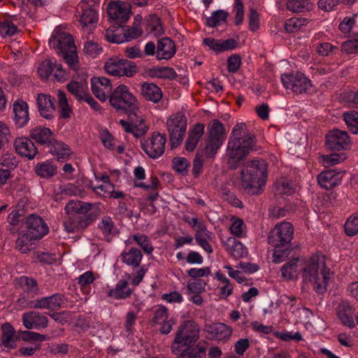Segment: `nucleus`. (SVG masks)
<instances>
[{
	"label": "nucleus",
	"instance_id": "10",
	"mask_svg": "<svg viewBox=\"0 0 358 358\" xmlns=\"http://www.w3.org/2000/svg\"><path fill=\"white\" fill-rule=\"evenodd\" d=\"M109 101L117 110H124L128 114L137 110L136 99L129 91H110Z\"/></svg>",
	"mask_w": 358,
	"mask_h": 358
},
{
	"label": "nucleus",
	"instance_id": "12",
	"mask_svg": "<svg viewBox=\"0 0 358 358\" xmlns=\"http://www.w3.org/2000/svg\"><path fill=\"white\" fill-rule=\"evenodd\" d=\"M105 71L115 76H131L136 71V66L131 62L119 58H110L104 65Z\"/></svg>",
	"mask_w": 358,
	"mask_h": 358
},
{
	"label": "nucleus",
	"instance_id": "7",
	"mask_svg": "<svg viewBox=\"0 0 358 358\" xmlns=\"http://www.w3.org/2000/svg\"><path fill=\"white\" fill-rule=\"evenodd\" d=\"M99 0H82L77 8L78 22L83 29L94 27L98 21Z\"/></svg>",
	"mask_w": 358,
	"mask_h": 358
},
{
	"label": "nucleus",
	"instance_id": "17",
	"mask_svg": "<svg viewBox=\"0 0 358 358\" xmlns=\"http://www.w3.org/2000/svg\"><path fill=\"white\" fill-rule=\"evenodd\" d=\"M25 225V231L28 233L32 238L36 240L43 238L49 231V228L44 220L41 217L34 214L27 217Z\"/></svg>",
	"mask_w": 358,
	"mask_h": 358
},
{
	"label": "nucleus",
	"instance_id": "9",
	"mask_svg": "<svg viewBox=\"0 0 358 358\" xmlns=\"http://www.w3.org/2000/svg\"><path fill=\"white\" fill-rule=\"evenodd\" d=\"M208 141L205 148L207 157L214 156L223 143L224 127L217 120L210 122L208 127Z\"/></svg>",
	"mask_w": 358,
	"mask_h": 358
},
{
	"label": "nucleus",
	"instance_id": "19",
	"mask_svg": "<svg viewBox=\"0 0 358 358\" xmlns=\"http://www.w3.org/2000/svg\"><path fill=\"white\" fill-rule=\"evenodd\" d=\"M22 320L24 327L27 329H44L48 324V319L45 315L34 310L23 313Z\"/></svg>",
	"mask_w": 358,
	"mask_h": 358
},
{
	"label": "nucleus",
	"instance_id": "60",
	"mask_svg": "<svg viewBox=\"0 0 358 358\" xmlns=\"http://www.w3.org/2000/svg\"><path fill=\"white\" fill-rule=\"evenodd\" d=\"M357 17V14H354L352 16L345 17L339 24V29L344 34L349 33L355 24V18Z\"/></svg>",
	"mask_w": 358,
	"mask_h": 358
},
{
	"label": "nucleus",
	"instance_id": "53",
	"mask_svg": "<svg viewBox=\"0 0 358 358\" xmlns=\"http://www.w3.org/2000/svg\"><path fill=\"white\" fill-rule=\"evenodd\" d=\"M92 90L111 89L110 80L104 76H94L91 78Z\"/></svg>",
	"mask_w": 358,
	"mask_h": 358
},
{
	"label": "nucleus",
	"instance_id": "41",
	"mask_svg": "<svg viewBox=\"0 0 358 358\" xmlns=\"http://www.w3.org/2000/svg\"><path fill=\"white\" fill-rule=\"evenodd\" d=\"M58 108L61 118L69 119L71 117L73 113V110L69 103L66 95L62 91H59L58 93Z\"/></svg>",
	"mask_w": 358,
	"mask_h": 358
},
{
	"label": "nucleus",
	"instance_id": "5",
	"mask_svg": "<svg viewBox=\"0 0 358 358\" xmlns=\"http://www.w3.org/2000/svg\"><path fill=\"white\" fill-rule=\"evenodd\" d=\"M268 164L263 159L247 162L241 171V181L245 189L262 188L267 179Z\"/></svg>",
	"mask_w": 358,
	"mask_h": 358
},
{
	"label": "nucleus",
	"instance_id": "52",
	"mask_svg": "<svg viewBox=\"0 0 358 358\" xmlns=\"http://www.w3.org/2000/svg\"><path fill=\"white\" fill-rule=\"evenodd\" d=\"M73 95L79 101L87 103L94 110L99 109V104L94 100L87 91H71Z\"/></svg>",
	"mask_w": 358,
	"mask_h": 358
},
{
	"label": "nucleus",
	"instance_id": "46",
	"mask_svg": "<svg viewBox=\"0 0 358 358\" xmlns=\"http://www.w3.org/2000/svg\"><path fill=\"white\" fill-rule=\"evenodd\" d=\"M345 159V156L343 153L342 154H331L324 155L320 157V162L324 166L329 167L338 164L343 162Z\"/></svg>",
	"mask_w": 358,
	"mask_h": 358
},
{
	"label": "nucleus",
	"instance_id": "58",
	"mask_svg": "<svg viewBox=\"0 0 358 358\" xmlns=\"http://www.w3.org/2000/svg\"><path fill=\"white\" fill-rule=\"evenodd\" d=\"M206 282L202 279H195L187 282L188 294H199L205 289Z\"/></svg>",
	"mask_w": 358,
	"mask_h": 358
},
{
	"label": "nucleus",
	"instance_id": "25",
	"mask_svg": "<svg viewBox=\"0 0 358 358\" xmlns=\"http://www.w3.org/2000/svg\"><path fill=\"white\" fill-rule=\"evenodd\" d=\"M134 289L129 287V282L121 279L115 285V287L108 290L107 294L109 297L116 300H123L131 296Z\"/></svg>",
	"mask_w": 358,
	"mask_h": 358
},
{
	"label": "nucleus",
	"instance_id": "18",
	"mask_svg": "<svg viewBox=\"0 0 358 358\" xmlns=\"http://www.w3.org/2000/svg\"><path fill=\"white\" fill-rule=\"evenodd\" d=\"M64 302V297L62 294H54L36 299L31 302L33 305L31 307L36 309L57 310L62 307Z\"/></svg>",
	"mask_w": 358,
	"mask_h": 358
},
{
	"label": "nucleus",
	"instance_id": "59",
	"mask_svg": "<svg viewBox=\"0 0 358 358\" xmlns=\"http://www.w3.org/2000/svg\"><path fill=\"white\" fill-rule=\"evenodd\" d=\"M154 313L153 321L155 323H163L168 319V310L164 306H157L154 310Z\"/></svg>",
	"mask_w": 358,
	"mask_h": 358
},
{
	"label": "nucleus",
	"instance_id": "47",
	"mask_svg": "<svg viewBox=\"0 0 358 358\" xmlns=\"http://www.w3.org/2000/svg\"><path fill=\"white\" fill-rule=\"evenodd\" d=\"M146 31L155 36L163 34V27L157 17L152 16L147 20Z\"/></svg>",
	"mask_w": 358,
	"mask_h": 358
},
{
	"label": "nucleus",
	"instance_id": "35",
	"mask_svg": "<svg viewBox=\"0 0 358 358\" xmlns=\"http://www.w3.org/2000/svg\"><path fill=\"white\" fill-rule=\"evenodd\" d=\"M92 209V204L78 200L69 201L65 206V212L68 215L85 213Z\"/></svg>",
	"mask_w": 358,
	"mask_h": 358
},
{
	"label": "nucleus",
	"instance_id": "26",
	"mask_svg": "<svg viewBox=\"0 0 358 358\" xmlns=\"http://www.w3.org/2000/svg\"><path fill=\"white\" fill-rule=\"evenodd\" d=\"M30 137L41 145H47L49 146L54 139V133L48 128L41 126H37L32 128L29 131Z\"/></svg>",
	"mask_w": 358,
	"mask_h": 358
},
{
	"label": "nucleus",
	"instance_id": "15",
	"mask_svg": "<svg viewBox=\"0 0 358 358\" xmlns=\"http://www.w3.org/2000/svg\"><path fill=\"white\" fill-rule=\"evenodd\" d=\"M108 15L110 20L121 25L130 17L131 8L127 2L115 1L108 5Z\"/></svg>",
	"mask_w": 358,
	"mask_h": 358
},
{
	"label": "nucleus",
	"instance_id": "8",
	"mask_svg": "<svg viewBox=\"0 0 358 358\" xmlns=\"http://www.w3.org/2000/svg\"><path fill=\"white\" fill-rule=\"evenodd\" d=\"M172 149L177 148L182 141L187 128V119L179 113L171 115L166 122Z\"/></svg>",
	"mask_w": 358,
	"mask_h": 358
},
{
	"label": "nucleus",
	"instance_id": "23",
	"mask_svg": "<svg viewBox=\"0 0 358 358\" xmlns=\"http://www.w3.org/2000/svg\"><path fill=\"white\" fill-rule=\"evenodd\" d=\"M14 145L16 152L21 156L32 159L38 153L34 143L27 137H20L15 140Z\"/></svg>",
	"mask_w": 358,
	"mask_h": 358
},
{
	"label": "nucleus",
	"instance_id": "55",
	"mask_svg": "<svg viewBox=\"0 0 358 358\" xmlns=\"http://www.w3.org/2000/svg\"><path fill=\"white\" fill-rule=\"evenodd\" d=\"M306 21V20L303 18H289L285 23V29L288 33L296 32L304 25Z\"/></svg>",
	"mask_w": 358,
	"mask_h": 358
},
{
	"label": "nucleus",
	"instance_id": "38",
	"mask_svg": "<svg viewBox=\"0 0 358 358\" xmlns=\"http://www.w3.org/2000/svg\"><path fill=\"white\" fill-rule=\"evenodd\" d=\"M132 241L135 242L138 245H139L147 254H151L154 250V248L151 243V241L148 237L144 234H136L130 236L128 242L132 243Z\"/></svg>",
	"mask_w": 358,
	"mask_h": 358
},
{
	"label": "nucleus",
	"instance_id": "36",
	"mask_svg": "<svg viewBox=\"0 0 358 358\" xmlns=\"http://www.w3.org/2000/svg\"><path fill=\"white\" fill-rule=\"evenodd\" d=\"M227 250L235 259L242 258L248 255V250L240 241L235 238H229L226 243Z\"/></svg>",
	"mask_w": 358,
	"mask_h": 358
},
{
	"label": "nucleus",
	"instance_id": "20",
	"mask_svg": "<svg viewBox=\"0 0 358 358\" xmlns=\"http://www.w3.org/2000/svg\"><path fill=\"white\" fill-rule=\"evenodd\" d=\"M343 172L327 170L321 172L317 178L319 185L325 189H331L341 183Z\"/></svg>",
	"mask_w": 358,
	"mask_h": 358
},
{
	"label": "nucleus",
	"instance_id": "42",
	"mask_svg": "<svg viewBox=\"0 0 358 358\" xmlns=\"http://www.w3.org/2000/svg\"><path fill=\"white\" fill-rule=\"evenodd\" d=\"M207 338L210 339L222 340L224 338V324L222 323L207 324L204 328Z\"/></svg>",
	"mask_w": 358,
	"mask_h": 358
},
{
	"label": "nucleus",
	"instance_id": "22",
	"mask_svg": "<svg viewBox=\"0 0 358 358\" xmlns=\"http://www.w3.org/2000/svg\"><path fill=\"white\" fill-rule=\"evenodd\" d=\"M13 107L15 126L19 128L24 127L29 120L28 104L21 99H17L14 102Z\"/></svg>",
	"mask_w": 358,
	"mask_h": 358
},
{
	"label": "nucleus",
	"instance_id": "56",
	"mask_svg": "<svg viewBox=\"0 0 358 358\" xmlns=\"http://www.w3.org/2000/svg\"><path fill=\"white\" fill-rule=\"evenodd\" d=\"M233 10L235 13L234 23L236 25L238 26L243 23L245 16L244 6L242 0H234Z\"/></svg>",
	"mask_w": 358,
	"mask_h": 358
},
{
	"label": "nucleus",
	"instance_id": "51",
	"mask_svg": "<svg viewBox=\"0 0 358 358\" xmlns=\"http://www.w3.org/2000/svg\"><path fill=\"white\" fill-rule=\"evenodd\" d=\"M18 31L17 26L8 20L0 22V36L3 38L10 37Z\"/></svg>",
	"mask_w": 358,
	"mask_h": 358
},
{
	"label": "nucleus",
	"instance_id": "24",
	"mask_svg": "<svg viewBox=\"0 0 358 358\" xmlns=\"http://www.w3.org/2000/svg\"><path fill=\"white\" fill-rule=\"evenodd\" d=\"M176 45L174 42L169 38H163L158 41L156 57L157 59H170L176 54Z\"/></svg>",
	"mask_w": 358,
	"mask_h": 358
},
{
	"label": "nucleus",
	"instance_id": "31",
	"mask_svg": "<svg viewBox=\"0 0 358 358\" xmlns=\"http://www.w3.org/2000/svg\"><path fill=\"white\" fill-rule=\"evenodd\" d=\"M98 228L102 233L103 238L108 241L117 232L115 223L109 216H105L101 219Z\"/></svg>",
	"mask_w": 358,
	"mask_h": 358
},
{
	"label": "nucleus",
	"instance_id": "21",
	"mask_svg": "<svg viewBox=\"0 0 358 358\" xmlns=\"http://www.w3.org/2000/svg\"><path fill=\"white\" fill-rule=\"evenodd\" d=\"M37 106L40 115L48 120L54 117L55 111V101L50 95L40 93L37 96Z\"/></svg>",
	"mask_w": 358,
	"mask_h": 358
},
{
	"label": "nucleus",
	"instance_id": "40",
	"mask_svg": "<svg viewBox=\"0 0 358 358\" xmlns=\"http://www.w3.org/2000/svg\"><path fill=\"white\" fill-rule=\"evenodd\" d=\"M129 120L134 122V128L136 129L135 136L139 137L143 135L148 129L145 124L144 119L138 115L136 110L128 114Z\"/></svg>",
	"mask_w": 358,
	"mask_h": 358
},
{
	"label": "nucleus",
	"instance_id": "32",
	"mask_svg": "<svg viewBox=\"0 0 358 358\" xmlns=\"http://www.w3.org/2000/svg\"><path fill=\"white\" fill-rule=\"evenodd\" d=\"M1 329L3 331L1 344L9 349L16 348V337L13 327L9 323H4L2 324Z\"/></svg>",
	"mask_w": 358,
	"mask_h": 358
},
{
	"label": "nucleus",
	"instance_id": "2",
	"mask_svg": "<svg viewBox=\"0 0 358 358\" xmlns=\"http://www.w3.org/2000/svg\"><path fill=\"white\" fill-rule=\"evenodd\" d=\"M331 275L330 269L327 266L326 257L320 253L313 255L302 270L303 282L311 285L317 294L327 291Z\"/></svg>",
	"mask_w": 358,
	"mask_h": 358
},
{
	"label": "nucleus",
	"instance_id": "30",
	"mask_svg": "<svg viewBox=\"0 0 358 358\" xmlns=\"http://www.w3.org/2000/svg\"><path fill=\"white\" fill-rule=\"evenodd\" d=\"M16 282L19 286L31 297L39 294V287L35 279L23 275L17 278Z\"/></svg>",
	"mask_w": 358,
	"mask_h": 358
},
{
	"label": "nucleus",
	"instance_id": "16",
	"mask_svg": "<svg viewBox=\"0 0 358 358\" xmlns=\"http://www.w3.org/2000/svg\"><path fill=\"white\" fill-rule=\"evenodd\" d=\"M350 144L348 133L340 129H334L326 136V145L331 150H347Z\"/></svg>",
	"mask_w": 358,
	"mask_h": 358
},
{
	"label": "nucleus",
	"instance_id": "27",
	"mask_svg": "<svg viewBox=\"0 0 358 358\" xmlns=\"http://www.w3.org/2000/svg\"><path fill=\"white\" fill-rule=\"evenodd\" d=\"M205 126L203 124L197 123L189 131L187 138L185 141V149L188 152H192L204 134Z\"/></svg>",
	"mask_w": 358,
	"mask_h": 358
},
{
	"label": "nucleus",
	"instance_id": "63",
	"mask_svg": "<svg viewBox=\"0 0 358 358\" xmlns=\"http://www.w3.org/2000/svg\"><path fill=\"white\" fill-rule=\"evenodd\" d=\"M340 99L343 102L358 105V91H344L340 94Z\"/></svg>",
	"mask_w": 358,
	"mask_h": 358
},
{
	"label": "nucleus",
	"instance_id": "49",
	"mask_svg": "<svg viewBox=\"0 0 358 358\" xmlns=\"http://www.w3.org/2000/svg\"><path fill=\"white\" fill-rule=\"evenodd\" d=\"M26 231L22 234L16 240V248L23 254L30 250L31 241H35Z\"/></svg>",
	"mask_w": 358,
	"mask_h": 358
},
{
	"label": "nucleus",
	"instance_id": "44",
	"mask_svg": "<svg viewBox=\"0 0 358 358\" xmlns=\"http://www.w3.org/2000/svg\"><path fill=\"white\" fill-rule=\"evenodd\" d=\"M275 196L278 198L290 196L294 192V189L292 185L285 180H280L275 185Z\"/></svg>",
	"mask_w": 358,
	"mask_h": 358
},
{
	"label": "nucleus",
	"instance_id": "13",
	"mask_svg": "<svg viewBox=\"0 0 358 358\" xmlns=\"http://www.w3.org/2000/svg\"><path fill=\"white\" fill-rule=\"evenodd\" d=\"M37 72L43 79H46L50 75H52L55 79L59 82L64 81L67 77V73L62 66L52 59H45L39 64L37 67Z\"/></svg>",
	"mask_w": 358,
	"mask_h": 358
},
{
	"label": "nucleus",
	"instance_id": "34",
	"mask_svg": "<svg viewBox=\"0 0 358 358\" xmlns=\"http://www.w3.org/2000/svg\"><path fill=\"white\" fill-rule=\"evenodd\" d=\"M122 261L128 266L138 267L142 260L141 252L136 248H131L128 251L121 254Z\"/></svg>",
	"mask_w": 358,
	"mask_h": 358
},
{
	"label": "nucleus",
	"instance_id": "50",
	"mask_svg": "<svg viewBox=\"0 0 358 358\" xmlns=\"http://www.w3.org/2000/svg\"><path fill=\"white\" fill-rule=\"evenodd\" d=\"M345 234L353 236L358 234V212L352 214L345 224Z\"/></svg>",
	"mask_w": 358,
	"mask_h": 358
},
{
	"label": "nucleus",
	"instance_id": "29",
	"mask_svg": "<svg viewBox=\"0 0 358 358\" xmlns=\"http://www.w3.org/2000/svg\"><path fill=\"white\" fill-rule=\"evenodd\" d=\"M49 147L50 152L56 156L58 160H66L72 154L70 148L59 141L53 139Z\"/></svg>",
	"mask_w": 358,
	"mask_h": 358
},
{
	"label": "nucleus",
	"instance_id": "4",
	"mask_svg": "<svg viewBox=\"0 0 358 358\" xmlns=\"http://www.w3.org/2000/svg\"><path fill=\"white\" fill-rule=\"evenodd\" d=\"M293 236L294 228L291 223L287 222L277 224L271 231L268 241L275 248L273 254V262L280 263L287 257L286 251H282L281 248H285L289 245L293 239Z\"/></svg>",
	"mask_w": 358,
	"mask_h": 358
},
{
	"label": "nucleus",
	"instance_id": "11",
	"mask_svg": "<svg viewBox=\"0 0 358 358\" xmlns=\"http://www.w3.org/2000/svg\"><path fill=\"white\" fill-rule=\"evenodd\" d=\"M166 142V138L164 134L154 132L141 143V147L150 157L156 159L164 154Z\"/></svg>",
	"mask_w": 358,
	"mask_h": 358
},
{
	"label": "nucleus",
	"instance_id": "6",
	"mask_svg": "<svg viewBox=\"0 0 358 358\" xmlns=\"http://www.w3.org/2000/svg\"><path fill=\"white\" fill-rule=\"evenodd\" d=\"M200 327L193 320L185 321L178 329L171 350L174 354L179 352L178 347L190 346L199 338Z\"/></svg>",
	"mask_w": 358,
	"mask_h": 358
},
{
	"label": "nucleus",
	"instance_id": "54",
	"mask_svg": "<svg viewBox=\"0 0 358 358\" xmlns=\"http://www.w3.org/2000/svg\"><path fill=\"white\" fill-rule=\"evenodd\" d=\"M203 43L210 50L213 51L216 54L220 53L224 50V42L222 40L208 37L203 40Z\"/></svg>",
	"mask_w": 358,
	"mask_h": 358
},
{
	"label": "nucleus",
	"instance_id": "37",
	"mask_svg": "<svg viewBox=\"0 0 358 358\" xmlns=\"http://www.w3.org/2000/svg\"><path fill=\"white\" fill-rule=\"evenodd\" d=\"M35 172L37 176L43 178H47L55 175L57 172V168L52 164V162L45 161L43 162L38 163L36 165Z\"/></svg>",
	"mask_w": 358,
	"mask_h": 358
},
{
	"label": "nucleus",
	"instance_id": "45",
	"mask_svg": "<svg viewBox=\"0 0 358 358\" xmlns=\"http://www.w3.org/2000/svg\"><path fill=\"white\" fill-rule=\"evenodd\" d=\"M343 119L349 130L355 134H358V112L350 111L343 113Z\"/></svg>",
	"mask_w": 358,
	"mask_h": 358
},
{
	"label": "nucleus",
	"instance_id": "39",
	"mask_svg": "<svg viewBox=\"0 0 358 358\" xmlns=\"http://www.w3.org/2000/svg\"><path fill=\"white\" fill-rule=\"evenodd\" d=\"M313 8V4L308 0H288L287 8L294 13L309 11Z\"/></svg>",
	"mask_w": 358,
	"mask_h": 358
},
{
	"label": "nucleus",
	"instance_id": "14",
	"mask_svg": "<svg viewBox=\"0 0 358 358\" xmlns=\"http://www.w3.org/2000/svg\"><path fill=\"white\" fill-rule=\"evenodd\" d=\"M281 81L287 90H307L314 85L303 73L299 72L285 73L281 75Z\"/></svg>",
	"mask_w": 358,
	"mask_h": 358
},
{
	"label": "nucleus",
	"instance_id": "3",
	"mask_svg": "<svg viewBox=\"0 0 358 358\" xmlns=\"http://www.w3.org/2000/svg\"><path fill=\"white\" fill-rule=\"evenodd\" d=\"M49 45L70 67L76 68L78 59L76 47L72 36L63 27H58L54 30Z\"/></svg>",
	"mask_w": 358,
	"mask_h": 358
},
{
	"label": "nucleus",
	"instance_id": "48",
	"mask_svg": "<svg viewBox=\"0 0 358 358\" xmlns=\"http://www.w3.org/2000/svg\"><path fill=\"white\" fill-rule=\"evenodd\" d=\"M142 21V17L137 15L134 18L133 27L128 29L124 34L125 41H130L134 38H136L142 34V29L140 27Z\"/></svg>",
	"mask_w": 358,
	"mask_h": 358
},
{
	"label": "nucleus",
	"instance_id": "1",
	"mask_svg": "<svg viewBox=\"0 0 358 358\" xmlns=\"http://www.w3.org/2000/svg\"><path fill=\"white\" fill-rule=\"evenodd\" d=\"M256 143L255 136L250 134L245 123H238L231 132V139L228 143V166L236 169L239 162L253 149Z\"/></svg>",
	"mask_w": 358,
	"mask_h": 358
},
{
	"label": "nucleus",
	"instance_id": "28",
	"mask_svg": "<svg viewBox=\"0 0 358 358\" xmlns=\"http://www.w3.org/2000/svg\"><path fill=\"white\" fill-rule=\"evenodd\" d=\"M354 310L352 307L347 303H341L338 307V317L342 324L350 328L355 327L354 322Z\"/></svg>",
	"mask_w": 358,
	"mask_h": 358
},
{
	"label": "nucleus",
	"instance_id": "62",
	"mask_svg": "<svg viewBox=\"0 0 358 358\" xmlns=\"http://www.w3.org/2000/svg\"><path fill=\"white\" fill-rule=\"evenodd\" d=\"M84 50L87 55L95 57L101 53L102 49L96 42L89 41L85 44Z\"/></svg>",
	"mask_w": 358,
	"mask_h": 358
},
{
	"label": "nucleus",
	"instance_id": "64",
	"mask_svg": "<svg viewBox=\"0 0 358 358\" xmlns=\"http://www.w3.org/2000/svg\"><path fill=\"white\" fill-rule=\"evenodd\" d=\"M341 50L346 54L358 52V38L348 40L343 43Z\"/></svg>",
	"mask_w": 358,
	"mask_h": 358
},
{
	"label": "nucleus",
	"instance_id": "33",
	"mask_svg": "<svg viewBox=\"0 0 358 358\" xmlns=\"http://www.w3.org/2000/svg\"><path fill=\"white\" fill-rule=\"evenodd\" d=\"M299 258H293L283 264L280 268L282 278L285 280L296 278L299 271Z\"/></svg>",
	"mask_w": 358,
	"mask_h": 358
},
{
	"label": "nucleus",
	"instance_id": "43",
	"mask_svg": "<svg viewBox=\"0 0 358 358\" xmlns=\"http://www.w3.org/2000/svg\"><path fill=\"white\" fill-rule=\"evenodd\" d=\"M227 219L230 222L229 231L231 234L236 237H241L245 227L243 220L234 215H230L227 217Z\"/></svg>",
	"mask_w": 358,
	"mask_h": 358
},
{
	"label": "nucleus",
	"instance_id": "61",
	"mask_svg": "<svg viewBox=\"0 0 358 358\" xmlns=\"http://www.w3.org/2000/svg\"><path fill=\"white\" fill-rule=\"evenodd\" d=\"M189 166V162L186 158L176 157L173 159V169L180 173H184Z\"/></svg>",
	"mask_w": 358,
	"mask_h": 358
},
{
	"label": "nucleus",
	"instance_id": "57",
	"mask_svg": "<svg viewBox=\"0 0 358 358\" xmlns=\"http://www.w3.org/2000/svg\"><path fill=\"white\" fill-rule=\"evenodd\" d=\"M206 349L204 347H199L196 349H187L176 358H205Z\"/></svg>",
	"mask_w": 358,
	"mask_h": 358
}]
</instances>
